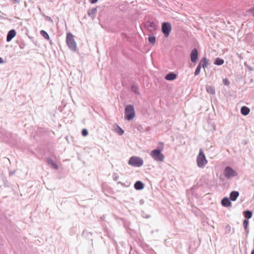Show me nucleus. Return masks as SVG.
I'll use <instances>...</instances> for the list:
<instances>
[{
	"mask_svg": "<svg viewBox=\"0 0 254 254\" xmlns=\"http://www.w3.org/2000/svg\"><path fill=\"white\" fill-rule=\"evenodd\" d=\"M66 43L68 48L72 51L75 52L77 49L76 43L74 39L73 35L71 33L66 34Z\"/></svg>",
	"mask_w": 254,
	"mask_h": 254,
	"instance_id": "1",
	"label": "nucleus"
},
{
	"mask_svg": "<svg viewBox=\"0 0 254 254\" xmlns=\"http://www.w3.org/2000/svg\"><path fill=\"white\" fill-rule=\"evenodd\" d=\"M197 165L199 168H203L207 163V160L202 149L199 150V154L196 159Z\"/></svg>",
	"mask_w": 254,
	"mask_h": 254,
	"instance_id": "2",
	"label": "nucleus"
},
{
	"mask_svg": "<svg viewBox=\"0 0 254 254\" xmlns=\"http://www.w3.org/2000/svg\"><path fill=\"white\" fill-rule=\"evenodd\" d=\"M135 111L134 107L131 105H128L125 108V118L130 121L135 117Z\"/></svg>",
	"mask_w": 254,
	"mask_h": 254,
	"instance_id": "3",
	"label": "nucleus"
},
{
	"mask_svg": "<svg viewBox=\"0 0 254 254\" xmlns=\"http://www.w3.org/2000/svg\"><path fill=\"white\" fill-rule=\"evenodd\" d=\"M160 149H154L151 151L150 155L157 161H163L164 159V155L161 153Z\"/></svg>",
	"mask_w": 254,
	"mask_h": 254,
	"instance_id": "4",
	"label": "nucleus"
},
{
	"mask_svg": "<svg viewBox=\"0 0 254 254\" xmlns=\"http://www.w3.org/2000/svg\"><path fill=\"white\" fill-rule=\"evenodd\" d=\"M128 164L134 167H140L143 164L142 159L138 157H131L130 158Z\"/></svg>",
	"mask_w": 254,
	"mask_h": 254,
	"instance_id": "5",
	"label": "nucleus"
},
{
	"mask_svg": "<svg viewBox=\"0 0 254 254\" xmlns=\"http://www.w3.org/2000/svg\"><path fill=\"white\" fill-rule=\"evenodd\" d=\"M172 26L170 23L166 22L162 24L161 30L165 37H168L171 31Z\"/></svg>",
	"mask_w": 254,
	"mask_h": 254,
	"instance_id": "6",
	"label": "nucleus"
},
{
	"mask_svg": "<svg viewBox=\"0 0 254 254\" xmlns=\"http://www.w3.org/2000/svg\"><path fill=\"white\" fill-rule=\"evenodd\" d=\"M224 176L228 179L236 177L237 173L230 167H226L224 170Z\"/></svg>",
	"mask_w": 254,
	"mask_h": 254,
	"instance_id": "7",
	"label": "nucleus"
},
{
	"mask_svg": "<svg viewBox=\"0 0 254 254\" xmlns=\"http://www.w3.org/2000/svg\"><path fill=\"white\" fill-rule=\"evenodd\" d=\"M198 59V52L196 49L194 48L190 53V60L192 63H195Z\"/></svg>",
	"mask_w": 254,
	"mask_h": 254,
	"instance_id": "8",
	"label": "nucleus"
},
{
	"mask_svg": "<svg viewBox=\"0 0 254 254\" xmlns=\"http://www.w3.org/2000/svg\"><path fill=\"white\" fill-rule=\"evenodd\" d=\"M145 26L148 28L149 32H152L156 29L155 23L152 21H147L145 24Z\"/></svg>",
	"mask_w": 254,
	"mask_h": 254,
	"instance_id": "9",
	"label": "nucleus"
},
{
	"mask_svg": "<svg viewBox=\"0 0 254 254\" xmlns=\"http://www.w3.org/2000/svg\"><path fill=\"white\" fill-rule=\"evenodd\" d=\"M16 32L14 29H11L8 31L6 36V41L10 42L16 35Z\"/></svg>",
	"mask_w": 254,
	"mask_h": 254,
	"instance_id": "10",
	"label": "nucleus"
},
{
	"mask_svg": "<svg viewBox=\"0 0 254 254\" xmlns=\"http://www.w3.org/2000/svg\"><path fill=\"white\" fill-rule=\"evenodd\" d=\"M199 64H200L203 68H205L207 67L209 64V60L206 57H204L200 61Z\"/></svg>",
	"mask_w": 254,
	"mask_h": 254,
	"instance_id": "11",
	"label": "nucleus"
},
{
	"mask_svg": "<svg viewBox=\"0 0 254 254\" xmlns=\"http://www.w3.org/2000/svg\"><path fill=\"white\" fill-rule=\"evenodd\" d=\"M221 204L225 207H229L231 206V202L227 197H224L222 199Z\"/></svg>",
	"mask_w": 254,
	"mask_h": 254,
	"instance_id": "12",
	"label": "nucleus"
},
{
	"mask_svg": "<svg viewBox=\"0 0 254 254\" xmlns=\"http://www.w3.org/2000/svg\"><path fill=\"white\" fill-rule=\"evenodd\" d=\"M239 195V192L237 191H233L230 194V199L232 201H235Z\"/></svg>",
	"mask_w": 254,
	"mask_h": 254,
	"instance_id": "13",
	"label": "nucleus"
},
{
	"mask_svg": "<svg viewBox=\"0 0 254 254\" xmlns=\"http://www.w3.org/2000/svg\"><path fill=\"white\" fill-rule=\"evenodd\" d=\"M177 78L176 74L173 72H170L168 73L165 77V78L167 80H173Z\"/></svg>",
	"mask_w": 254,
	"mask_h": 254,
	"instance_id": "14",
	"label": "nucleus"
},
{
	"mask_svg": "<svg viewBox=\"0 0 254 254\" xmlns=\"http://www.w3.org/2000/svg\"><path fill=\"white\" fill-rule=\"evenodd\" d=\"M47 163L48 165H51V167L56 169H58V166L56 164V163L50 158H48L47 159Z\"/></svg>",
	"mask_w": 254,
	"mask_h": 254,
	"instance_id": "15",
	"label": "nucleus"
},
{
	"mask_svg": "<svg viewBox=\"0 0 254 254\" xmlns=\"http://www.w3.org/2000/svg\"><path fill=\"white\" fill-rule=\"evenodd\" d=\"M97 7H94L88 10L87 12V14L89 17L94 18L95 17V15L97 12Z\"/></svg>",
	"mask_w": 254,
	"mask_h": 254,
	"instance_id": "16",
	"label": "nucleus"
},
{
	"mask_svg": "<svg viewBox=\"0 0 254 254\" xmlns=\"http://www.w3.org/2000/svg\"><path fill=\"white\" fill-rule=\"evenodd\" d=\"M134 187L136 190H141L143 189L144 184L141 181H138L135 183Z\"/></svg>",
	"mask_w": 254,
	"mask_h": 254,
	"instance_id": "17",
	"label": "nucleus"
},
{
	"mask_svg": "<svg viewBox=\"0 0 254 254\" xmlns=\"http://www.w3.org/2000/svg\"><path fill=\"white\" fill-rule=\"evenodd\" d=\"M250 112V110L246 106H243L241 109V113L244 116L248 115Z\"/></svg>",
	"mask_w": 254,
	"mask_h": 254,
	"instance_id": "18",
	"label": "nucleus"
},
{
	"mask_svg": "<svg viewBox=\"0 0 254 254\" xmlns=\"http://www.w3.org/2000/svg\"><path fill=\"white\" fill-rule=\"evenodd\" d=\"M243 215H244V217H245V218L246 219V220H248L252 217L253 212H252V211L248 210H246L243 212Z\"/></svg>",
	"mask_w": 254,
	"mask_h": 254,
	"instance_id": "19",
	"label": "nucleus"
},
{
	"mask_svg": "<svg viewBox=\"0 0 254 254\" xmlns=\"http://www.w3.org/2000/svg\"><path fill=\"white\" fill-rule=\"evenodd\" d=\"M207 92L212 95L215 93V88L212 86H207L206 87Z\"/></svg>",
	"mask_w": 254,
	"mask_h": 254,
	"instance_id": "20",
	"label": "nucleus"
},
{
	"mask_svg": "<svg viewBox=\"0 0 254 254\" xmlns=\"http://www.w3.org/2000/svg\"><path fill=\"white\" fill-rule=\"evenodd\" d=\"M224 60L223 59H221L219 58H217L216 59L214 64L218 65H221L224 64Z\"/></svg>",
	"mask_w": 254,
	"mask_h": 254,
	"instance_id": "21",
	"label": "nucleus"
},
{
	"mask_svg": "<svg viewBox=\"0 0 254 254\" xmlns=\"http://www.w3.org/2000/svg\"><path fill=\"white\" fill-rule=\"evenodd\" d=\"M41 35L46 40H50V37L47 32L42 30L40 31Z\"/></svg>",
	"mask_w": 254,
	"mask_h": 254,
	"instance_id": "22",
	"label": "nucleus"
},
{
	"mask_svg": "<svg viewBox=\"0 0 254 254\" xmlns=\"http://www.w3.org/2000/svg\"><path fill=\"white\" fill-rule=\"evenodd\" d=\"M148 41L150 44L154 45L156 42V38L154 36H149L148 37Z\"/></svg>",
	"mask_w": 254,
	"mask_h": 254,
	"instance_id": "23",
	"label": "nucleus"
},
{
	"mask_svg": "<svg viewBox=\"0 0 254 254\" xmlns=\"http://www.w3.org/2000/svg\"><path fill=\"white\" fill-rule=\"evenodd\" d=\"M115 130L119 135H122L124 133V130L119 126H117Z\"/></svg>",
	"mask_w": 254,
	"mask_h": 254,
	"instance_id": "24",
	"label": "nucleus"
},
{
	"mask_svg": "<svg viewBox=\"0 0 254 254\" xmlns=\"http://www.w3.org/2000/svg\"><path fill=\"white\" fill-rule=\"evenodd\" d=\"M248 225H249V220L245 219L243 221V226L244 227V229L246 231H247V232H249L248 228Z\"/></svg>",
	"mask_w": 254,
	"mask_h": 254,
	"instance_id": "25",
	"label": "nucleus"
},
{
	"mask_svg": "<svg viewBox=\"0 0 254 254\" xmlns=\"http://www.w3.org/2000/svg\"><path fill=\"white\" fill-rule=\"evenodd\" d=\"M201 67V66L200 65V64H198V65L197 66L196 69L195 70V72H194L195 75H197L199 74Z\"/></svg>",
	"mask_w": 254,
	"mask_h": 254,
	"instance_id": "26",
	"label": "nucleus"
},
{
	"mask_svg": "<svg viewBox=\"0 0 254 254\" xmlns=\"http://www.w3.org/2000/svg\"><path fill=\"white\" fill-rule=\"evenodd\" d=\"M247 12L251 13L254 17V7H252L247 10Z\"/></svg>",
	"mask_w": 254,
	"mask_h": 254,
	"instance_id": "27",
	"label": "nucleus"
},
{
	"mask_svg": "<svg viewBox=\"0 0 254 254\" xmlns=\"http://www.w3.org/2000/svg\"><path fill=\"white\" fill-rule=\"evenodd\" d=\"M81 133L83 136H86L88 135V132L86 129H83L82 130Z\"/></svg>",
	"mask_w": 254,
	"mask_h": 254,
	"instance_id": "28",
	"label": "nucleus"
},
{
	"mask_svg": "<svg viewBox=\"0 0 254 254\" xmlns=\"http://www.w3.org/2000/svg\"><path fill=\"white\" fill-rule=\"evenodd\" d=\"M223 82L224 84H225L226 85H229L230 84L229 81L227 78L224 79L223 80Z\"/></svg>",
	"mask_w": 254,
	"mask_h": 254,
	"instance_id": "29",
	"label": "nucleus"
},
{
	"mask_svg": "<svg viewBox=\"0 0 254 254\" xmlns=\"http://www.w3.org/2000/svg\"><path fill=\"white\" fill-rule=\"evenodd\" d=\"M131 90L133 92H135V93H137V88L135 86H131Z\"/></svg>",
	"mask_w": 254,
	"mask_h": 254,
	"instance_id": "30",
	"label": "nucleus"
},
{
	"mask_svg": "<svg viewBox=\"0 0 254 254\" xmlns=\"http://www.w3.org/2000/svg\"><path fill=\"white\" fill-rule=\"evenodd\" d=\"M98 0H90V2L92 4L96 3Z\"/></svg>",
	"mask_w": 254,
	"mask_h": 254,
	"instance_id": "31",
	"label": "nucleus"
},
{
	"mask_svg": "<svg viewBox=\"0 0 254 254\" xmlns=\"http://www.w3.org/2000/svg\"><path fill=\"white\" fill-rule=\"evenodd\" d=\"M4 63V62L3 60L1 57H0V64H3Z\"/></svg>",
	"mask_w": 254,
	"mask_h": 254,
	"instance_id": "32",
	"label": "nucleus"
},
{
	"mask_svg": "<svg viewBox=\"0 0 254 254\" xmlns=\"http://www.w3.org/2000/svg\"><path fill=\"white\" fill-rule=\"evenodd\" d=\"M11 1H12L13 3H16L19 1V0H10Z\"/></svg>",
	"mask_w": 254,
	"mask_h": 254,
	"instance_id": "33",
	"label": "nucleus"
},
{
	"mask_svg": "<svg viewBox=\"0 0 254 254\" xmlns=\"http://www.w3.org/2000/svg\"><path fill=\"white\" fill-rule=\"evenodd\" d=\"M251 254H254V249L252 251Z\"/></svg>",
	"mask_w": 254,
	"mask_h": 254,
	"instance_id": "34",
	"label": "nucleus"
},
{
	"mask_svg": "<svg viewBox=\"0 0 254 254\" xmlns=\"http://www.w3.org/2000/svg\"><path fill=\"white\" fill-rule=\"evenodd\" d=\"M140 204H142V203H143V202L142 201V200H141L140 201Z\"/></svg>",
	"mask_w": 254,
	"mask_h": 254,
	"instance_id": "35",
	"label": "nucleus"
},
{
	"mask_svg": "<svg viewBox=\"0 0 254 254\" xmlns=\"http://www.w3.org/2000/svg\"><path fill=\"white\" fill-rule=\"evenodd\" d=\"M48 20H52V19H51V17H49V18H48Z\"/></svg>",
	"mask_w": 254,
	"mask_h": 254,
	"instance_id": "36",
	"label": "nucleus"
}]
</instances>
